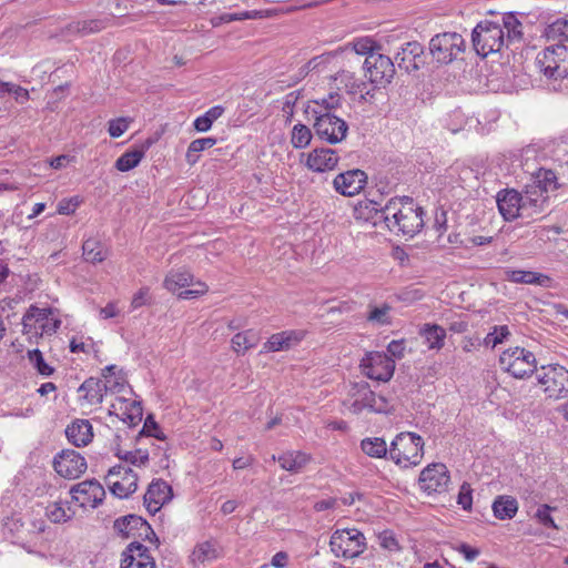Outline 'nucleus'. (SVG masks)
<instances>
[{
  "mask_svg": "<svg viewBox=\"0 0 568 568\" xmlns=\"http://www.w3.org/2000/svg\"><path fill=\"white\" fill-rule=\"evenodd\" d=\"M384 223L389 232L413 237L424 227V210L409 196L393 197L384 206Z\"/></svg>",
  "mask_w": 568,
  "mask_h": 568,
  "instance_id": "f257e3e1",
  "label": "nucleus"
},
{
  "mask_svg": "<svg viewBox=\"0 0 568 568\" xmlns=\"http://www.w3.org/2000/svg\"><path fill=\"white\" fill-rule=\"evenodd\" d=\"M60 325L61 320L53 308L31 305L22 317V334L37 344L41 337L57 333Z\"/></svg>",
  "mask_w": 568,
  "mask_h": 568,
  "instance_id": "f03ea898",
  "label": "nucleus"
},
{
  "mask_svg": "<svg viewBox=\"0 0 568 568\" xmlns=\"http://www.w3.org/2000/svg\"><path fill=\"white\" fill-rule=\"evenodd\" d=\"M163 287L180 300H195L209 293V285L195 280L194 275L184 267L170 270L164 280Z\"/></svg>",
  "mask_w": 568,
  "mask_h": 568,
  "instance_id": "7ed1b4c3",
  "label": "nucleus"
},
{
  "mask_svg": "<svg viewBox=\"0 0 568 568\" xmlns=\"http://www.w3.org/2000/svg\"><path fill=\"white\" fill-rule=\"evenodd\" d=\"M536 385L547 399H561L568 395V369L559 364L541 365L536 369Z\"/></svg>",
  "mask_w": 568,
  "mask_h": 568,
  "instance_id": "20e7f679",
  "label": "nucleus"
},
{
  "mask_svg": "<svg viewBox=\"0 0 568 568\" xmlns=\"http://www.w3.org/2000/svg\"><path fill=\"white\" fill-rule=\"evenodd\" d=\"M500 368L517 379H525L537 369V359L532 352L519 347H508L499 356Z\"/></svg>",
  "mask_w": 568,
  "mask_h": 568,
  "instance_id": "39448f33",
  "label": "nucleus"
},
{
  "mask_svg": "<svg viewBox=\"0 0 568 568\" xmlns=\"http://www.w3.org/2000/svg\"><path fill=\"white\" fill-rule=\"evenodd\" d=\"M505 32L503 26L497 21H481L473 31V44L476 52L481 57L499 52L505 44Z\"/></svg>",
  "mask_w": 568,
  "mask_h": 568,
  "instance_id": "423d86ee",
  "label": "nucleus"
},
{
  "mask_svg": "<svg viewBox=\"0 0 568 568\" xmlns=\"http://www.w3.org/2000/svg\"><path fill=\"white\" fill-rule=\"evenodd\" d=\"M359 371L368 379L387 383L395 373V359L384 352L368 351L359 361Z\"/></svg>",
  "mask_w": 568,
  "mask_h": 568,
  "instance_id": "0eeeda50",
  "label": "nucleus"
},
{
  "mask_svg": "<svg viewBox=\"0 0 568 568\" xmlns=\"http://www.w3.org/2000/svg\"><path fill=\"white\" fill-rule=\"evenodd\" d=\"M329 547L335 557L356 558L366 549L365 537L355 528L337 529L331 536Z\"/></svg>",
  "mask_w": 568,
  "mask_h": 568,
  "instance_id": "6e6552de",
  "label": "nucleus"
},
{
  "mask_svg": "<svg viewBox=\"0 0 568 568\" xmlns=\"http://www.w3.org/2000/svg\"><path fill=\"white\" fill-rule=\"evenodd\" d=\"M540 71L550 79H562L568 75V47L551 44L537 55Z\"/></svg>",
  "mask_w": 568,
  "mask_h": 568,
  "instance_id": "1a4fd4ad",
  "label": "nucleus"
},
{
  "mask_svg": "<svg viewBox=\"0 0 568 568\" xmlns=\"http://www.w3.org/2000/svg\"><path fill=\"white\" fill-rule=\"evenodd\" d=\"M316 116L313 124L316 136L328 143L337 144L345 140L348 125L345 120L336 116L333 112H322L314 110Z\"/></svg>",
  "mask_w": 568,
  "mask_h": 568,
  "instance_id": "9d476101",
  "label": "nucleus"
},
{
  "mask_svg": "<svg viewBox=\"0 0 568 568\" xmlns=\"http://www.w3.org/2000/svg\"><path fill=\"white\" fill-rule=\"evenodd\" d=\"M465 41L457 32H443L434 36L429 42V51L438 63H450L464 51Z\"/></svg>",
  "mask_w": 568,
  "mask_h": 568,
  "instance_id": "9b49d317",
  "label": "nucleus"
},
{
  "mask_svg": "<svg viewBox=\"0 0 568 568\" xmlns=\"http://www.w3.org/2000/svg\"><path fill=\"white\" fill-rule=\"evenodd\" d=\"M450 484V475L446 464H427L418 478L420 490L429 497L446 494Z\"/></svg>",
  "mask_w": 568,
  "mask_h": 568,
  "instance_id": "f8f14e48",
  "label": "nucleus"
},
{
  "mask_svg": "<svg viewBox=\"0 0 568 568\" xmlns=\"http://www.w3.org/2000/svg\"><path fill=\"white\" fill-rule=\"evenodd\" d=\"M424 440L412 432L398 434L389 446V458L393 462H410L423 456Z\"/></svg>",
  "mask_w": 568,
  "mask_h": 568,
  "instance_id": "ddd939ff",
  "label": "nucleus"
},
{
  "mask_svg": "<svg viewBox=\"0 0 568 568\" xmlns=\"http://www.w3.org/2000/svg\"><path fill=\"white\" fill-rule=\"evenodd\" d=\"M105 481L111 493L119 498H128L138 488V475L122 464L109 469Z\"/></svg>",
  "mask_w": 568,
  "mask_h": 568,
  "instance_id": "4468645a",
  "label": "nucleus"
},
{
  "mask_svg": "<svg viewBox=\"0 0 568 568\" xmlns=\"http://www.w3.org/2000/svg\"><path fill=\"white\" fill-rule=\"evenodd\" d=\"M109 414L116 416L130 427L136 426L143 417V408L140 400L132 398L131 394H122L110 402Z\"/></svg>",
  "mask_w": 568,
  "mask_h": 568,
  "instance_id": "2eb2a0df",
  "label": "nucleus"
},
{
  "mask_svg": "<svg viewBox=\"0 0 568 568\" xmlns=\"http://www.w3.org/2000/svg\"><path fill=\"white\" fill-rule=\"evenodd\" d=\"M300 162L311 172L326 173L337 168L339 155L337 151L329 148H315L307 153H302Z\"/></svg>",
  "mask_w": 568,
  "mask_h": 568,
  "instance_id": "dca6fc26",
  "label": "nucleus"
},
{
  "mask_svg": "<svg viewBox=\"0 0 568 568\" xmlns=\"http://www.w3.org/2000/svg\"><path fill=\"white\" fill-rule=\"evenodd\" d=\"M364 71L369 82L385 85L393 79L395 67L390 58L378 52L365 58Z\"/></svg>",
  "mask_w": 568,
  "mask_h": 568,
  "instance_id": "f3484780",
  "label": "nucleus"
},
{
  "mask_svg": "<svg viewBox=\"0 0 568 568\" xmlns=\"http://www.w3.org/2000/svg\"><path fill=\"white\" fill-rule=\"evenodd\" d=\"M72 501L80 508H97L105 497V490L98 480H84L70 489Z\"/></svg>",
  "mask_w": 568,
  "mask_h": 568,
  "instance_id": "a211bd4d",
  "label": "nucleus"
},
{
  "mask_svg": "<svg viewBox=\"0 0 568 568\" xmlns=\"http://www.w3.org/2000/svg\"><path fill=\"white\" fill-rule=\"evenodd\" d=\"M114 529L124 538H141L159 542V539L145 519L136 515H128L114 521Z\"/></svg>",
  "mask_w": 568,
  "mask_h": 568,
  "instance_id": "6ab92c4d",
  "label": "nucleus"
},
{
  "mask_svg": "<svg viewBox=\"0 0 568 568\" xmlns=\"http://www.w3.org/2000/svg\"><path fill=\"white\" fill-rule=\"evenodd\" d=\"M307 334L308 332L302 328L285 329L274 333L263 343L261 353L288 351L302 343L306 338Z\"/></svg>",
  "mask_w": 568,
  "mask_h": 568,
  "instance_id": "aec40b11",
  "label": "nucleus"
},
{
  "mask_svg": "<svg viewBox=\"0 0 568 568\" xmlns=\"http://www.w3.org/2000/svg\"><path fill=\"white\" fill-rule=\"evenodd\" d=\"M367 183V174L359 169H352L337 174L333 180L334 190L343 196H355Z\"/></svg>",
  "mask_w": 568,
  "mask_h": 568,
  "instance_id": "412c9836",
  "label": "nucleus"
},
{
  "mask_svg": "<svg viewBox=\"0 0 568 568\" xmlns=\"http://www.w3.org/2000/svg\"><path fill=\"white\" fill-rule=\"evenodd\" d=\"M121 556L120 568H158L149 548L139 541L129 544Z\"/></svg>",
  "mask_w": 568,
  "mask_h": 568,
  "instance_id": "4be33fe9",
  "label": "nucleus"
},
{
  "mask_svg": "<svg viewBox=\"0 0 568 568\" xmlns=\"http://www.w3.org/2000/svg\"><path fill=\"white\" fill-rule=\"evenodd\" d=\"M102 386L105 396H111L113 398L118 395L132 393L124 373L116 365H109L104 367L102 369Z\"/></svg>",
  "mask_w": 568,
  "mask_h": 568,
  "instance_id": "5701e85b",
  "label": "nucleus"
},
{
  "mask_svg": "<svg viewBox=\"0 0 568 568\" xmlns=\"http://www.w3.org/2000/svg\"><path fill=\"white\" fill-rule=\"evenodd\" d=\"M497 205L506 221H514L524 216V199L516 190H504L497 195Z\"/></svg>",
  "mask_w": 568,
  "mask_h": 568,
  "instance_id": "b1692460",
  "label": "nucleus"
},
{
  "mask_svg": "<svg viewBox=\"0 0 568 568\" xmlns=\"http://www.w3.org/2000/svg\"><path fill=\"white\" fill-rule=\"evenodd\" d=\"M172 488L164 480L152 481L144 494V505L150 514H155L161 507L171 500Z\"/></svg>",
  "mask_w": 568,
  "mask_h": 568,
  "instance_id": "393cba45",
  "label": "nucleus"
},
{
  "mask_svg": "<svg viewBox=\"0 0 568 568\" xmlns=\"http://www.w3.org/2000/svg\"><path fill=\"white\" fill-rule=\"evenodd\" d=\"M105 396L102 381L90 377L85 379L78 388V400L82 408H92L99 406Z\"/></svg>",
  "mask_w": 568,
  "mask_h": 568,
  "instance_id": "a878e982",
  "label": "nucleus"
},
{
  "mask_svg": "<svg viewBox=\"0 0 568 568\" xmlns=\"http://www.w3.org/2000/svg\"><path fill=\"white\" fill-rule=\"evenodd\" d=\"M524 199V216L534 219L535 215L544 211L548 194L545 189H540L539 184L532 182L526 185Z\"/></svg>",
  "mask_w": 568,
  "mask_h": 568,
  "instance_id": "bb28decb",
  "label": "nucleus"
},
{
  "mask_svg": "<svg viewBox=\"0 0 568 568\" xmlns=\"http://www.w3.org/2000/svg\"><path fill=\"white\" fill-rule=\"evenodd\" d=\"M396 61L398 68L406 72L418 70L424 63L422 45L417 42L406 43L402 51L397 53Z\"/></svg>",
  "mask_w": 568,
  "mask_h": 568,
  "instance_id": "cd10ccee",
  "label": "nucleus"
},
{
  "mask_svg": "<svg viewBox=\"0 0 568 568\" xmlns=\"http://www.w3.org/2000/svg\"><path fill=\"white\" fill-rule=\"evenodd\" d=\"M503 277L505 281L515 284L539 285L544 287H548L551 282V278L546 274L526 270L505 268Z\"/></svg>",
  "mask_w": 568,
  "mask_h": 568,
  "instance_id": "c85d7f7f",
  "label": "nucleus"
},
{
  "mask_svg": "<svg viewBox=\"0 0 568 568\" xmlns=\"http://www.w3.org/2000/svg\"><path fill=\"white\" fill-rule=\"evenodd\" d=\"M353 216L358 222L376 225L379 221H384V207L373 200L363 199L355 204Z\"/></svg>",
  "mask_w": 568,
  "mask_h": 568,
  "instance_id": "c756f323",
  "label": "nucleus"
},
{
  "mask_svg": "<svg viewBox=\"0 0 568 568\" xmlns=\"http://www.w3.org/2000/svg\"><path fill=\"white\" fill-rule=\"evenodd\" d=\"M354 389V400L352 403L354 413H361L365 409L371 412L381 410V407L377 405V396L367 383L356 384Z\"/></svg>",
  "mask_w": 568,
  "mask_h": 568,
  "instance_id": "7c9ffc66",
  "label": "nucleus"
},
{
  "mask_svg": "<svg viewBox=\"0 0 568 568\" xmlns=\"http://www.w3.org/2000/svg\"><path fill=\"white\" fill-rule=\"evenodd\" d=\"M65 435L69 442L74 446H87L93 438L92 425L88 419H74L70 425H68Z\"/></svg>",
  "mask_w": 568,
  "mask_h": 568,
  "instance_id": "2f4dec72",
  "label": "nucleus"
},
{
  "mask_svg": "<svg viewBox=\"0 0 568 568\" xmlns=\"http://www.w3.org/2000/svg\"><path fill=\"white\" fill-rule=\"evenodd\" d=\"M153 143L154 141L152 139H146L142 143L140 149H132L125 151L116 159L114 168L119 172H128L130 170H133L141 163V161L145 156L146 151L152 146Z\"/></svg>",
  "mask_w": 568,
  "mask_h": 568,
  "instance_id": "473e14b6",
  "label": "nucleus"
},
{
  "mask_svg": "<svg viewBox=\"0 0 568 568\" xmlns=\"http://www.w3.org/2000/svg\"><path fill=\"white\" fill-rule=\"evenodd\" d=\"M260 333L253 328H247L234 334L231 338V348L236 355H245L260 343Z\"/></svg>",
  "mask_w": 568,
  "mask_h": 568,
  "instance_id": "72a5a7b5",
  "label": "nucleus"
},
{
  "mask_svg": "<svg viewBox=\"0 0 568 568\" xmlns=\"http://www.w3.org/2000/svg\"><path fill=\"white\" fill-rule=\"evenodd\" d=\"M219 557L217 545L213 540L202 541L195 545L190 561L193 566L205 565Z\"/></svg>",
  "mask_w": 568,
  "mask_h": 568,
  "instance_id": "f704fd0d",
  "label": "nucleus"
},
{
  "mask_svg": "<svg viewBox=\"0 0 568 568\" xmlns=\"http://www.w3.org/2000/svg\"><path fill=\"white\" fill-rule=\"evenodd\" d=\"M542 37L547 42H555V44L568 42V19L558 18L547 24L542 31Z\"/></svg>",
  "mask_w": 568,
  "mask_h": 568,
  "instance_id": "c9c22d12",
  "label": "nucleus"
},
{
  "mask_svg": "<svg viewBox=\"0 0 568 568\" xmlns=\"http://www.w3.org/2000/svg\"><path fill=\"white\" fill-rule=\"evenodd\" d=\"M108 255L109 250L97 239H88L82 244V256L89 263H102L106 260Z\"/></svg>",
  "mask_w": 568,
  "mask_h": 568,
  "instance_id": "e433bc0d",
  "label": "nucleus"
},
{
  "mask_svg": "<svg viewBox=\"0 0 568 568\" xmlns=\"http://www.w3.org/2000/svg\"><path fill=\"white\" fill-rule=\"evenodd\" d=\"M45 516L53 524H64L75 516V510L68 501H54L45 507Z\"/></svg>",
  "mask_w": 568,
  "mask_h": 568,
  "instance_id": "4c0bfd02",
  "label": "nucleus"
},
{
  "mask_svg": "<svg viewBox=\"0 0 568 568\" xmlns=\"http://www.w3.org/2000/svg\"><path fill=\"white\" fill-rule=\"evenodd\" d=\"M419 334L425 338L429 349H440L445 344L446 331L437 324H424Z\"/></svg>",
  "mask_w": 568,
  "mask_h": 568,
  "instance_id": "58836bf2",
  "label": "nucleus"
},
{
  "mask_svg": "<svg viewBox=\"0 0 568 568\" xmlns=\"http://www.w3.org/2000/svg\"><path fill=\"white\" fill-rule=\"evenodd\" d=\"M518 510V503L511 496H498L493 503V511L498 519H511Z\"/></svg>",
  "mask_w": 568,
  "mask_h": 568,
  "instance_id": "ea45409f",
  "label": "nucleus"
},
{
  "mask_svg": "<svg viewBox=\"0 0 568 568\" xmlns=\"http://www.w3.org/2000/svg\"><path fill=\"white\" fill-rule=\"evenodd\" d=\"M216 144L215 138H200L193 140L186 150L185 153V161L190 166L195 165L200 160L201 152L213 148Z\"/></svg>",
  "mask_w": 568,
  "mask_h": 568,
  "instance_id": "a19ab883",
  "label": "nucleus"
},
{
  "mask_svg": "<svg viewBox=\"0 0 568 568\" xmlns=\"http://www.w3.org/2000/svg\"><path fill=\"white\" fill-rule=\"evenodd\" d=\"M393 307L388 303L381 305H369L366 314V321L371 324L378 326H387L392 324V312Z\"/></svg>",
  "mask_w": 568,
  "mask_h": 568,
  "instance_id": "79ce46f5",
  "label": "nucleus"
},
{
  "mask_svg": "<svg viewBox=\"0 0 568 568\" xmlns=\"http://www.w3.org/2000/svg\"><path fill=\"white\" fill-rule=\"evenodd\" d=\"M108 27V23L101 19L83 20L70 23L68 27L69 32L84 37L92 33L102 31Z\"/></svg>",
  "mask_w": 568,
  "mask_h": 568,
  "instance_id": "37998d69",
  "label": "nucleus"
},
{
  "mask_svg": "<svg viewBox=\"0 0 568 568\" xmlns=\"http://www.w3.org/2000/svg\"><path fill=\"white\" fill-rule=\"evenodd\" d=\"M362 450L372 458H383L389 455L386 442L379 437H367L361 443Z\"/></svg>",
  "mask_w": 568,
  "mask_h": 568,
  "instance_id": "c03bdc74",
  "label": "nucleus"
},
{
  "mask_svg": "<svg viewBox=\"0 0 568 568\" xmlns=\"http://www.w3.org/2000/svg\"><path fill=\"white\" fill-rule=\"evenodd\" d=\"M312 131L302 123H296L291 131V144L294 149H305L311 144Z\"/></svg>",
  "mask_w": 568,
  "mask_h": 568,
  "instance_id": "a18cd8bd",
  "label": "nucleus"
},
{
  "mask_svg": "<svg viewBox=\"0 0 568 568\" xmlns=\"http://www.w3.org/2000/svg\"><path fill=\"white\" fill-rule=\"evenodd\" d=\"M499 26H503V31L506 32L508 40L521 37V22L514 14H505Z\"/></svg>",
  "mask_w": 568,
  "mask_h": 568,
  "instance_id": "49530a36",
  "label": "nucleus"
},
{
  "mask_svg": "<svg viewBox=\"0 0 568 568\" xmlns=\"http://www.w3.org/2000/svg\"><path fill=\"white\" fill-rule=\"evenodd\" d=\"M28 359L40 375L51 376L53 374L54 368L45 363L42 353L38 348L28 351Z\"/></svg>",
  "mask_w": 568,
  "mask_h": 568,
  "instance_id": "de8ad7c7",
  "label": "nucleus"
},
{
  "mask_svg": "<svg viewBox=\"0 0 568 568\" xmlns=\"http://www.w3.org/2000/svg\"><path fill=\"white\" fill-rule=\"evenodd\" d=\"M88 464H53L54 470L65 479L79 478L85 470Z\"/></svg>",
  "mask_w": 568,
  "mask_h": 568,
  "instance_id": "09e8293b",
  "label": "nucleus"
},
{
  "mask_svg": "<svg viewBox=\"0 0 568 568\" xmlns=\"http://www.w3.org/2000/svg\"><path fill=\"white\" fill-rule=\"evenodd\" d=\"M534 184H539L540 189H545V193L557 189V178L551 170L540 169L532 180Z\"/></svg>",
  "mask_w": 568,
  "mask_h": 568,
  "instance_id": "8fccbe9b",
  "label": "nucleus"
},
{
  "mask_svg": "<svg viewBox=\"0 0 568 568\" xmlns=\"http://www.w3.org/2000/svg\"><path fill=\"white\" fill-rule=\"evenodd\" d=\"M133 119L129 116H120L111 119L108 122V133L111 138L118 139L123 135L129 129Z\"/></svg>",
  "mask_w": 568,
  "mask_h": 568,
  "instance_id": "3c124183",
  "label": "nucleus"
},
{
  "mask_svg": "<svg viewBox=\"0 0 568 568\" xmlns=\"http://www.w3.org/2000/svg\"><path fill=\"white\" fill-rule=\"evenodd\" d=\"M510 332L507 325L494 326L493 331L489 332L484 338V343L487 346L495 347L498 344H501L508 336Z\"/></svg>",
  "mask_w": 568,
  "mask_h": 568,
  "instance_id": "603ef678",
  "label": "nucleus"
},
{
  "mask_svg": "<svg viewBox=\"0 0 568 568\" xmlns=\"http://www.w3.org/2000/svg\"><path fill=\"white\" fill-rule=\"evenodd\" d=\"M376 42L371 38L364 37L358 38L353 41V50L359 55L376 54L378 51H375Z\"/></svg>",
  "mask_w": 568,
  "mask_h": 568,
  "instance_id": "864d4df0",
  "label": "nucleus"
},
{
  "mask_svg": "<svg viewBox=\"0 0 568 568\" xmlns=\"http://www.w3.org/2000/svg\"><path fill=\"white\" fill-rule=\"evenodd\" d=\"M316 110L322 112H332L341 105V95L338 93H329L327 98L314 100Z\"/></svg>",
  "mask_w": 568,
  "mask_h": 568,
  "instance_id": "5fc2aeb1",
  "label": "nucleus"
},
{
  "mask_svg": "<svg viewBox=\"0 0 568 568\" xmlns=\"http://www.w3.org/2000/svg\"><path fill=\"white\" fill-rule=\"evenodd\" d=\"M81 202L82 201H81L80 196H78V195L72 196V197L62 199L58 203L57 212L60 215L73 214L75 212V210L80 206Z\"/></svg>",
  "mask_w": 568,
  "mask_h": 568,
  "instance_id": "6e6d98bb",
  "label": "nucleus"
},
{
  "mask_svg": "<svg viewBox=\"0 0 568 568\" xmlns=\"http://www.w3.org/2000/svg\"><path fill=\"white\" fill-rule=\"evenodd\" d=\"M151 303V293L150 288L146 286H143L139 288L132 296L130 306L131 308L138 310L144 305H148Z\"/></svg>",
  "mask_w": 568,
  "mask_h": 568,
  "instance_id": "4d7b16f0",
  "label": "nucleus"
},
{
  "mask_svg": "<svg viewBox=\"0 0 568 568\" xmlns=\"http://www.w3.org/2000/svg\"><path fill=\"white\" fill-rule=\"evenodd\" d=\"M92 347H93V343H92L91 338L83 339L82 337L81 338L73 337L70 341V345H69L70 352L74 353V354H78V353L89 354L91 352Z\"/></svg>",
  "mask_w": 568,
  "mask_h": 568,
  "instance_id": "13d9d810",
  "label": "nucleus"
},
{
  "mask_svg": "<svg viewBox=\"0 0 568 568\" xmlns=\"http://www.w3.org/2000/svg\"><path fill=\"white\" fill-rule=\"evenodd\" d=\"M458 505L462 506L464 510H470L473 505V496H471V488L468 483H464L460 486L458 498H457Z\"/></svg>",
  "mask_w": 568,
  "mask_h": 568,
  "instance_id": "bf43d9fd",
  "label": "nucleus"
},
{
  "mask_svg": "<svg viewBox=\"0 0 568 568\" xmlns=\"http://www.w3.org/2000/svg\"><path fill=\"white\" fill-rule=\"evenodd\" d=\"M7 85H4L2 92L12 93L17 101L19 102H26L29 100V91L26 88H22L18 84L6 82Z\"/></svg>",
  "mask_w": 568,
  "mask_h": 568,
  "instance_id": "052dcab7",
  "label": "nucleus"
},
{
  "mask_svg": "<svg viewBox=\"0 0 568 568\" xmlns=\"http://www.w3.org/2000/svg\"><path fill=\"white\" fill-rule=\"evenodd\" d=\"M554 508H551L548 505H541L540 507H538L535 515L540 524L549 528H556L555 521L550 516V510Z\"/></svg>",
  "mask_w": 568,
  "mask_h": 568,
  "instance_id": "680f3d73",
  "label": "nucleus"
},
{
  "mask_svg": "<svg viewBox=\"0 0 568 568\" xmlns=\"http://www.w3.org/2000/svg\"><path fill=\"white\" fill-rule=\"evenodd\" d=\"M406 344L405 339H393L387 345V352L390 354L392 358H403L405 355Z\"/></svg>",
  "mask_w": 568,
  "mask_h": 568,
  "instance_id": "e2e57ef3",
  "label": "nucleus"
},
{
  "mask_svg": "<svg viewBox=\"0 0 568 568\" xmlns=\"http://www.w3.org/2000/svg\"><path fill=\"white\" fill-rule=\"evenodd\" d=\"M83 459L84 458L78 452H75L74 449H62L60 453H58L54 456L53 462H70V463H73V462H79V460L83 462Z\"/></svg>",
  "mask_w": 568,
  "mask_h": 568,
  "instance_id": "0e129e2a",
  "label": "nucleus"
},
{
  "mask_svg": "<svg viewBox=\"0 0 568 568\" xmlns=\"http://www.w3.org/2000/svg\"><path fill=\"white\" fill-rule=\"evenodd\" d=\"M120 310L118 307V302H109L104 307L99 310V317L101 320H110L119 316Z\"/></svg>",
  "mask_w": 568,
  "mask_h": 568,
  "instance_id": "69168bd1",
  "label": "nucleus"
},
{
  "mask_svg": "<svg viewBox=\"0 0 568 568\" xmlns=\"http://www.w3.org/2000/svg\"><path fill=\"white\" fill-rule=\"evenodd\" d=\"M143 432L148 436H153L155 438H161V430L159 428L158 423L154 420L152 416H148L144 420Z\"/></svg>",
  "mask_w": 568,
  "mask_h": 568,
  "instance_id": "338daca9",
  "label": "nucleus"
},
{
  "mask_svg": "<svg viewBox=\"0 0 568 568\" xmlns=\"http://www.w3.org/2000/svg\"><path fill=\"white\" fill-rule=\"evenodd\" d=\"M263 12L253 10V11H243L239 13H233L227 17L229 21H237V20H247V19H258L263 18Z\"/></svg>",
  "mask_w": 568,
  "mask_h": 568,
  "instance_id": "774afa93",
  "label": "nucleus"
}]
</instances>
